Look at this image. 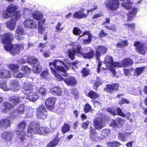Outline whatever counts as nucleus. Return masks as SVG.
<instances>
[{
  "instance_id": "1",
  "label": "nucleus",
  "mask_w": 147,
  "mask_h": 147,
  "mask_svg": "<svg viewBox=\"0 0 147 147\" xmlns=\"http://www.w3.org/2000/svg\"><path fill=\"white\" fill-rule=\"evenodd\" d=\"M1 37V43L5 45L3 46L4 49L13 56L18 54L20 53L21 50L24 49L23 44H17L13 45L11 43L13 38V33L6 32L3 34Z\"/></svg>"
},
{
  "instance_id": "2",
  "label": "nucleus",
  "mask_w": 147,
  "mask_h": 147,
  "mask_svg": "<svg viewBox=\"0 0 147 147\" xmlns=\"http://www.w3.org/2000/svg\"><path fill=\"white\" fill-rule=\"evenodd\" d=\"M24 93L28 96L27 98L30 101L34 102L37 100L38 98L36 93L33 92L32 86L26 84L22 88Z\"/></svg>"
},
{
  "instance_id": "3",
  "label": "nucleus",
  "mask_w": 147,
  "mask_h": 147,
  "mask_svg": "<svg viewBox=\"0 0 147 147\" xmlns=\"http://www.w3.org/2000/svg\"><path fill=\"white\" fill-rule=\"evenodd\" d=\"M21 17V14L19 11H17L13 12L11 15V18L9 21L6 23V25L9 29L13 30L16 26V22L18 20L20 19Z\"/></svg>"
},
{
  "instance_id": "4",
  "label": "nucleus",
  "mask_w": 147,
  "mask_h": 147,
  "mask_svg": "<svg viewBox=\"0 0 147 147\" xmlns=\"http://www.w3.org/2000/svg\"><path fill=\"white\" fill-rule=\"evenodd\" d=\"M76 49H70L67 51L68 57L71 61L75 59V56L76 54L81 55V53H80L81 52V50L82 49V46L78 43L76 45Z\"/></svg>"
},
{
  "instance_id": "5",
  "label": "nucleus",
  "mask_w": 147,
  "mask_h": 147,
  "mask_svg": "<svg viewBox=\"0 0 147 147\" xmlns=\"http://www.w3.org/2000/svg\"><path fill=\"white\" fill-rule=\"evenodd\" d=\"M36 110V116L38 119L44 120L47 117L48 113L44 105L39 106L37 108Z\"/></svg>"
},
{
  "instance_id": "6",
  "label": "nucleus",
  "mask_w": 147,
  "mask_h": 147,
  "mask_svg": "<svg viewBox=\"0 0 147 147\" xmlns=\"http://www.w3.org/2000/svg\"><path fill=\"white\" fill-rule=\"evenodd\" d=\"M25 106L21 104L11 112L10 115L13 118H15L19 116L24 114L25 112Z\"/></svg>"
},
{
  "instance_id": "7",
  "label": "nucleus",
  "mask_w": 147,
  "mask_h": 147,
  "mask_svg": "<svg viewBox=\"0 0 147 147\" xmlns=\"http://www.w3.org/2000/svg\"><path fill=\"white\" fill-rule=\"evenodd\" d=\"M134 45L137 52L141 55H145L147 51V46L145 44L140 41H136L134 42Z\"/></svg>"
},
{
  "instance_id": "8",
  "label": "nucleus",
  "mask_w": 147,
  "mask_h": 147,
  "mask_svg": "<svg viewBox=\"0 0 147 147\" xmlns=\"http://www.w3.org/2000/svg\"><path fill=\"white\" fill-rule=\"evenodd\" d=\"M95 57L97 60H99L102 55H105L107 51V48L104 46L99 45L95 49Z\"/></svg>"
},
{
  "instance_id": "9",
  "label": "nucleus",
  "mask_w": 147,
  "mask_h": 147,
  "mask_svg": "<svg viewBox=\"0 0 147 147\" xmlns=\"http://www.w3.org/2000/svg\"><path fill=\"white\" fill-rule=\"evenodd\" d=\"M13 137V134L9 131H4L1 135V139L3 140L4 142L6 144L9 142H11Z\"/></svg>"
},
{
  "instance_id": "10",
  "label": "nucleus",
  "mask_w": 147,
  "mask_h": 147,
  "mask_svg": "<svg viewBox=\"0 0 147 147\" xmlns=\"http://www.w3.org/2000/svg\"><path fill=\"white\" fill-rule=\"evenodd\" d=\"M104 121L101 117H97L94 119L93 125L94 128L96 129H101L104 126Z\"/></svg>"
},
{
  "instance_id": "11",
  "label": "nucleus",
  "mask_w": 147,
  "mask_h": 147,
  "mask_svg": "<svg viewBox=\"0 0 147 147\" xmlns=\"http://www.w3.org/2000/svg\"><path fill=\"white\" fill-rule=\"evenodd\" d=\"M105 91L107 92L112 94L114 91H117L119 90V86L117 83H112L111 84H107L106 88L104 89Z\"/></svg>"
},
{
  "instance_id": "12",
  "label": "nucleus",
  "mask_w": 147,
  "mask_h": 147,
  "mask_svg": "<svg viewBox=\"0 0 147 147\" xmlns=\"http://www.w3.org/2000/svg\"><path fill=\"white\" fill-rule=\"evenodd\" d=\"M89 49V51L86 53H84L82 51V49L81 50V55L83 56L84 59H92L95 56V53L94 50L91 47H88Z\"/></svg>"
},
{
  "instance_id": "13",
  "label": "nucleus",
  "mask_w": 147,
  "mask_h": 147,
  "mask_svg": "<svg viewBox=\"0 0 147 147\" xmlns=\"http://www.w3.org/2000/svg\"><path fill=\"white\" fill-rule=\"evenodd\" d=\"M56 100V98L54 97L48 98L46 100L45 104L48 109L50 110L53 109Z\"/></svg>"
},
{
  "instance_id": "14",
  "label": "nucleus",
  "mask_w": 147,
  "mask_h": 147,
  "mask_svg": "<svg viewBox=\"0 0 147 147\" xmlns=\"http://www.w3.org/2000/svg\"><path fill=\"white\" fill-rule=\"evenodd\" d=\"M24 26L28 29H35L37 28L36 23L32 19H27L24 22Z\"/></svg>"
},
{
  "instance_id": "15",
  "label": "nucleus",
  "mask_w": 147,
  "mask_h": 147,
  "mask_svg": "<svg viewBox=\"0 0 147 147\" xmlns=\"http://www.w3.org/2000/svg\"><path fill=\"white\" fill-rule=\"evenodd\" d=\"M9 100L14 107L18 104L22 102L21 98L17 95L10 96L9 98Z\"/></svg>"
},
{
  "instance_id": "16",
  "label": "nucleus",
  "mask_w": 147,
  "mask_h": 147,
  "mask_svg": "<svg viewBox=\"0 0 147 147\" xmlns=\"http://www.w3.org/2000/svg\"><path fill=\"white\" fill-rule=\"evenodd\" d=\"M64 82L67 86H74L77 84V80L74 77L70 76L64 80Z\"/></svg>"
},
{
  "instance_id": "17",
  "label": "nucleus",
  "mask_w": 147,
  "mask_h": 147,
  "mask_svg": "<svg viewBox=\"0 0 147 147\" xmlns=\"http://www.w3.org/2000/svg\"><path fill=\"white\" fill-rule=\"evenodd\" d=\"M11 122L7 118L2 119L0 120V128L4 130L10 126Z\"/></svg>"
},
{
  "instance_id": "18",
  "label": "nucleus",
  "mask_w": 147,
  "mask_h": 147,
  "mask_svg": "<svg viewBox=\"0 0 147 147\" xmlns=\"http://www.w3.org/2000/svg\"><path fill=\"white\" fill-rule=\"evenodd\" d=\"M87 35L88 36V38L86 39H84L82 40V42L84 45H87L90 43L92 42V34L89 31L86 30L84 32L83 34L80 36V37H81L84 35Z\"/></svg>"
},
{
  "instance_id": "19",
  "label": "nucleus",
  "mask_w": 147,
  "mask_h": 147,
  "mask_svg": "<svg viewBox=\"0 0 147 147\" xmlns=\"http://www.w3.org/2000/svg\"><path fill=\"white\" fill-rule=\"evenodd\" d=\"M36 122L32 121L30 123V126H29L28 128V136L29 137L32 136V134H36Z\"/></svg>"
},
{
  "instance_id": "20",
  "label": "nucleus",
  "mask_w": 147,
  "mask_h": 147,
  "mask_svg": "<svg viewBox=\"0 0 147 147\" xmlns=\"http://www.w3.org/2000/svg\"><path fill=\"white\" fill-rule=\"evenodd\" d=\"M27 126V123L25 121H22L18 124L16 132L17 135H21L24 132V130Z\"/></svg>"
},
{
  "instance_id": "21",
  "label": "nucleus",
  "mask_w": 147,
  "mask_h": 147,
  "mask_svg": "<svg viewBox=\"0 0 147 147\" xmlns=\"http://www.w3.org/2000/svg\"><path fill=\"white\" fill-rule=\"evenodd\" d=\"M123 121V119L122 118L117 117L115 119L112 120L111 124L112 126L119 128L122 127Z\"/></svg>"
},
{
  "instance_id": "22",
  "label": "nucleus",
  "mask_w": 147,
  "mask_h": 147,
  "mask_svg": "<svg viewBox=\"0 0 147 147\" xmlns=\"http://www.w3.org/2000/svg\"><path fill=\"white\" fill-rule=\"evenodd\" d=\"M84 10L83 9L81 11L80 10L79 11H76L73 15L74 18L77 19H81L87 17L88 15V13L87 12L85 14L84 13Z\"/></svg>"
},
{
  "instance_id": "23",
  "label": "nucleus",
  "mask_w": 147,
  "mask_h": 147,
  "mask_svg": "<svg viewBox=\"0 0 147 147\" xmlns=\"http://www.w3.org/2000/svg\"><path fill=\"white\" fill-rule=\"evenodd\" d=\"M86 95L92 100H96L100 97L98 93L92 90H90L87 94H86Z\"/></svg>"
},
{
  "instance_id": "24",
  "label": "nucleus",
  "mask_w": 147,
  "mask_h": 147,
  "mask_svg": "<svg viewBox=\"0 0 147 147\" xmlns=\"http://www.w3.org/2000/svg\"><path fill=\"white\" fill-rule=\"evenodd\" d=\"M121 67H127L129 65H131L133 64V62L132 59L127 58L123 59L121 62Z\"/></svg>"
},
{
  "instance_id": "25",
  "label": "nucleus",
  "mask_w": 147,
  "mask_h": 147,
  "mask_svg": "<svg viewBox=\"0 0 147 147\" xmlns=\"http://www.w3.org/2000/svg\"><path fill=\"white\" fill-rule=\"evenodd\" d=\"M3 106L4 108L2 111L4 113L8 111L13 109L14 107L11 103L7 102H4L3 103Z\"/></svg>"
},
{
  "instance_id": "26",
  "label": "nucleus",
  "mask_w": 147,
  "mask_h": 147,
  "mask_svg": "<svg viewBox=\"0 0 147 147\" xmlns=\"http://www.w3.org/2000/svg\"><path fill=\"white\" fill-rule=\"evenodd\" d=\"M133 3L130 0H126L121 3L122 6L126 9L129 10L132 6Z\"/></svg>"
},
{
  "instance_id": "27",
  "label": "nucleus",
  "mask_w": 147,
  "mask_h": 147,
  "mask_svg": "<svg viewBox=\"0 0 147 147\" xmlns=\"http://www.w3.org/2000/svg\"><path fill=\"white\" fill-rule=\"evenodd\" d=\"M10 71L7 70H0V78L2 79H7L11 77Z\"/></svg>"
},
{
  "instance_id": "28",
  "label": "nucleus",
  "mask_w": 147,
  "mask_h": 147,
  "mask_svg": "<svg viewBox=\"0 0 147 147\" xmlns=\"http://www.w3.org/2000/svg\"><path fill=\"white\" fill-rule=\"evenodd\" d=\"M51 93L55 96H60L62 93L61 88L58 86H55L51 90Z\"/></svg>"
},
{
  "instance_id": "29",
  "label": "nucleus",
  "mask_w": 147,
  "mask_h": 147,
  "mask_svg": "<svg viewBox=\"0 0 147 147\" xmlns=\"http://www.w3.org/2000/svg\"><path fill=\"white\" fill-rule=\"evenodd\" d=\"M33 18L36 20H42L43 17V14L40 13L37 10L35 11L32 13Z\"/></svg>"
},
{
  "instance_id": "30",
  "label": "nucleus",
  "mask_w": 147,
  "mask_h": 147,
  "mask_svg": "<svg viewBox=\"0 0 147 147\" xmlns=\"http://www.w3.org/2000/svg\"><path fill=\"white\" fill-rule=\"evenodd\" d=\"M45 22V19L38 22V32L40 34H42L45 31V29L43 27V25Z\"/></svg>"
},
{
  "instance_id": "31",
  "label": "nucleus",
  "mask_w": 147,
  "mask_h": 147,
  "mask_svg": "<svg viewBox=\"0 0 147 147\" xmlns=\"http://www.w3.org/2000/svg\"><path fill=\"white\" fill-rule=\"evenodd\" d=\"M50 69L52 74L55 76L57 80L59 81H63L65 79L59 74L54 69L51 67Z\"/></svg>"
},
{
  "instance_id": "32",
  "label": "nucleus",
  "mask_w": 147,
  "mask_h": 147,
  "mask_svg": "<svg viewBox=\"0 0 147 147\" xmlns=\"http://www.w3.org/2000/svg\"><path fill=\"white\" fill-rule=\"evenodd\" d=\"M145 69V66L136 68L134 72L133 76L137 77L140 75Z\"/></svg>"
},
{
  "instance_id": "33",
  "label": "nucleus",
  "mask_w": 147,
  "mask_h": 147,
  "mask_svg": "<svg viewBox=\"0 0 147 147\" xmlns=\"http://www.w3.org/2000/svg\"><path fill=\"white\" fill-rule=\"evenodd\" d=\"M17 6L12 4L9 5L6 8V10L9 14H11L13 12H16L17 11L16 10L18 9Z\"/></svg>"
},
{
  "instance_id": "34",
  "label": "nucleus",
  "mask_w": 147,
  "mask_h": 147,
  "mask_svg": "<svg viewBox=\"0 0 147 147\" xmlns=\"http://www.w3.org/2000/svg\"><path fill=\"white\" fill-rule=\"evenodd\" d=\"M57 137L58 138V136H57L55 138H56ZM59 138H54L47 144V147H54L56 146L59 142Z\"/></svg>"
},
{
  "instance_id": "35",
  "label": "nucleus",
  "mask_w": 147,
  "mask_h": 147,
  "mask_svg": "<svg viewBox=\"0 0 147 147\" xmlns=\"http://www.w3.org/2000/svg\"><path fill=\"white\" fill-rule=\"evenodd\" d=\"M13 90L14 91H17L20 88L19 82L17 80H14L12 81L11 83Z\"/></svg>"
},
{
  "instance_id": "36",
  "label": "nucleus",
  "mask_w": 147,
  "mask_h": 147,
  "mask_svg": "<svg viewBox=\"0 0 147 147\" xmlns=\"http://www.w3.org/2000/svg\"><path fill=\"white\" fill-rule=\"evenodd\" d=\"M27 63L30 65H34L38 62V59L32 56L28 57L26 59Z\"/></svg>"
},
{
  "instance_id": "37",
  "label": "nucleus",
  "mask_w": 147,
  "mask_h": 147,
  "mask_svg": "<svg viewBox=\"0 0 147 147\" xmlns=\"http://www.w3.org/2000/svg\"><path fill=\"white\" fill-rule=\"evenodd\" d=\"M113 60V59L111 56L107 55L105 58L104 61V63L107 67H110V65Z\"/></svg>"
},
{
  "instance_id": "38",
  "label": "nucleus",
  "mask_w": 147,
  "mask_h": 147,
  "mask_svg": "<svg viewBox=\"0 0 147 147\" xmlns=\"http://www.w3.org/2000/svg\"><path fill=\"white\" fill-rule=\"evenodd\" d=\"M121 145V144L120 142L115 141L109 142L107 143V147H119Z\"/></svg>"
},
{
  "instance_id": "39",
  "label": "nucleus",
  "mask_w": 147,
  "mask_h": 147,
  "mask_svg": "<svg viewBox=\"0 0 147 147\" xmlns=\"http://www.w3.org/2000/svg\"><path fill=\"white\" fill-rule=\"evenodd\" d=\"M9 69L15 73L16 72L18 71L19 66L16 64H11L8 65Z\"/></svg>"
},
{
  "instance_id": "40",
  "label": "nucleus",
  "mask_w": 147,
  "mask_h": 147,
  "mask_svg": "<svg viewBox=\"0 0 147 147\" xmlns=\"http://www.w3.org/2000/svg\"><path fill=\"white\" fill-rule=\"evenodd\" d=\"M81 73L83 77H87L90 74V69L87 67H84L81 71Z\"/></svg>"
},
{
  "instance_id": "41",
  "label": "nucleus",
  "mask_w": 147,
  "mask_h": 147,
  "mask_svg": "<svg viewBox=\"0 0 147 147\" xmlns=\"http://www.w3.org/2000/svg\"><path fill=\"white\" fill-rule=\"evenodd\" d=\"M128 43L127 40H122L120 42H118L115 45L117 47L119 48H124L127 47Z\"/></svg>"
},
{
  "instance_id": "42",
  "label": "nucleus",
  "mask_w": 147,
  "mask_h": 147,
  "mask_svg": "<svg viewBox=\"0 0 147 147\" xmlns=\"http://www.w3.org/2000/svg\"><path fill=\"white\" fill-rule=\"evenodd\" d=\"M70 129V126L69 124L65 123L62 127L61 131L62 133L64 134L69 131Z\"/></svg>"
},
{
  "instance_id": "43",
  "label": "nucleus",
  "mask_w": 147,
  "mask_h": 147,
  "mask_svg": "<svg viewBox=\"0 0 147 147\" xmlns=\"http://www.w3.org/2000/svg\"><path fill=\"white\" fill-rule=\"evenodd\" d=\"M96 129L94 128L92 126L90 127L89 131V136L90 139L93 140L96 134Z\"/></svg>"
},
{
  "instance_id": "44",
  "label": "nucleus",
  "mask_w": 147,
  "mask_h": 147,
  "mask_svg": "<svg viewBox=\"0 0 147 147\" xmlns=\"http://www.w3.org/2000/svg\"><path fill=\"white\" fill-rule=\"evenodd\" d=\"M36 134L38 133L40 134H43V127H41L38 122H36Z\"/></svg>"
},
{
  "instance_id": "45",
  "label": "nucleus",
  "mask_w": 147,
  "mask_h": 147,
  "mask_svg": "<svg viewBox=\"0 0 147 147\" xmlns=\"http://www.w3.org/2000/svg\"><path fill=\"white\" fill-rule=\"evenodd\" d=\"M130 134V133H125L124 134H123L122 133H119L118 134V138L119 140H120L124 142L126 140L125 138V135H128Z\"/></svg>"
},
{
  "instance_id": "46",
  "label": "nucleus",
  "mask_w": 147,
  "mask_h": 147,
  "mask_svg": "<svg viewBox=\"0 0 147 147\" xmlns=\"http://www.w3.org/2000/svg\"><path fill=\"white\" fill-rule=\"evenodd\" d=\"M102 84V82L100 78L99 77H97L96 78V80L94 83L93 87L94 89L96 90H97L98 87Z\"/></svg>"
},
{
  "instance_id": "47",
  "label": "nucleus",
  "mask_w": 147,
  "mask_h": 147,
  "mask_svg": "<svg viewBox=\"0 0 147 147\" xmlns=\"http://www.w3.org/2000/svg\"><path fill=\"white\" fill-rule=\"evenodd\" d=\"M7 81L5 80L0 81V88L4 90L8 91L9 89L7 85Z\"/></svg>"
},
{
  "instance_id": "48",
  "label": "nucleus",
  "mask_w": 147,
  "mask_h": 147,
  "mask_svg": "<svg viewBox=\"0 0 147 147\" xmlns=\"http://www.w3.org/2000/svg\"><path fill=\"white\" fill-rule=\"evenodd\" d=\"M56 69L58 71L64 73V74L63 75L65 77L68 76V74L67 73L66 70L64 67L58 65Z\"/></svg>"
},
{
  "instance_id": "49",
  "label": "nucleus",
  "mask_w": 147,
  "mask_h": 147,
  "mask_svg": "<svg viewBox=\"0 0 147 147\" xmlns=\"http://www.w3.org/2000/svg\"><path fill=\"white\" fill-rule=\"evenodd\" d=\"M91 110V107L88 103H86L84 106V111L85 113L90 112Z\"/></svg>"
},
{
  "instance_id": "50",
  "label": "nucleus",
  "mask_w": 147,
  "mask_h": 147,
  "mask_svg": "<svg viewBox=\"0 0 147 147\" xmlns=\"http://www.w3.org/2000/svg\"><path fill=\"white\" fill-rule=\"evenodd\" d=\"M72 32L74 35L78 36L81 34L82 31L78 27H75L73 28Z\"/></svg>"
},
{
  "instance_id": "51",
  "label": "nucleus",
  "mask_w": 147,
  "mask_h": 147,
  "mask_svg": "<svg viewBox=\"0 0 147 147\" xmlns=\"http://www.w3.org/2000/svg\"><path fill=\"white\" fill-rule=\"evenodd\" d=\"M48 71L47 70L43 71L40 74L41 77L42 79H47L49 78Z\"/></svg>"
},
{
  "instance_id": "52",
  "label": "nucleus",
  "mask_w": 147,
  "mask_h": 147,
  "mask_svg": "<svg viewBox=\"0 0 147 147\" xmlns=\"http://www.w3.org/2000/svg\"><path fill=\"white\" fill-rule=\"evenodd\" d=\"M100 133L103 137H105L110 134V131L109 129H106L102 130Z\"/></svg>"
},
{
  "instance_id": "53",
  "label": "nucleus",
  "mask_w": 147,
  "mask_h": 147,
  "mask_svg": "<svg viewBox=\"0 0 147 147\" xmlns=\"http://www.w3.org/2000/svg\"><path fill=\"white\" fill-rule=\"evenodd\" d=\"M106 111L110 114L113 116H115L117 115L116 111L114 108L109 107L108 108Z\"/></svg>"
},
{
  "instance_id": "54",
  "label": "nucleus",
  "mask_w": 147,
  "mask_h": 147,
  "mask_svg": "<svg viewBox=\"0 0 147 147\" xmlns=\"http://www.w3.org/2000/svg\"><path fill=\"white\" fill-rule=\"evenodd\" d=\"M116 111L117 115L124 118L125 117V115L122 112L121 109L120 107H117L116 109Z\"/></svg>"
},
{
  "instance_id": "55",
  "label": "nucleus",
  "mask_w": 147,
  "mask_h": 147,
  "mask_svg": "<svg viewBox=\"0 0 147 147\" xmlns=\"http://www.w3.org/2000/svg\"><path fill=\"white\" fill-rule=\"evenodd\" d=\"M138 12L137 8L136 7H134L130 11H129L128 13L129 15H131L134 17L135 16Z\"/></svg>"
},
{
  "instance_id": "56",
  "label": "nucleus",
  "mask_w": 147,
  "mask_h": 147,
  "mask_svg": "<svg viewBox=\"0 0 147 147\" xmlns=\"http://www.w3.org/2000/svg\"><path fill=\"white\" fill-rule=\"evenodd\" d=\"M121 67V62H115L113 60V61L111 63V65H110V67Z\"/></svg>"
},
{
  "instance_id": "57",
  "label": "nucleus",
  "mask_w": 147,
  "mask_h": 147,
  "mask_svg": "<svg viewBox=\"0 0 147 147\" xmlns=\"http://www.w3.org/2000/svg\"><path fill=\"white\" fill-rule=\"evenodd\" d=\"M42 69V67L40 65H38L36 66H34L33 71L35 73H40Z\"/></svg>"
},
{
  "instance_id": "58",
  "label": "nucleus",
  "mask_w": 147,
  "mask_h": 147,
  "mask_svg": "<svg viewBox=\"0 0 147 147\" xmlns=\"http://www.w3.org/2000/svg\"><path fill=\"white\" fill-rule=\"evenodd\" d=\"M60 62L61 63H63V61L60 60H58L57 59H55L54 60L53 62H50L49 63V65L50 66V67H51V66L53 65L54 67L56 69L57 67V63L58 62Z\"/></svg>"
},
{
  "instance_id": "59",
  "label": "nucleus",
  "mask_w": 147,
  "mask_h": 147,
  "mask_svg": "<svg viewBox=\"0 0 147 147\" xmlns=\"http://www.w3.org/2000/svg\"><path fill=\"white\" fill-rule=\"evenodd\" d=\"M16 32L18 34L24 35L25 33L23 28L20 26L18 27L16 31Z\"/></svg>"
},
{
  "instance_id": "60",
  "label": "nucleus",
  "mask_w": 147,
  "mask_h": 147,
  "mask_svg": "<svg viewBox=\"0 0 147 147\" xmlns=\"http://www.w3.org/2000/svg\"><path fill=\"white\" fill-rule=\"evenodd\" d=\"M130 103V102L129 100L127 99L124 98H122L121 100L119 101L118 104L121 105L125 104H129Z\"/></svg>"
},
{
  "instance_id": "61",
  "label": "nucleus",
  "mask_w": 147,
  "mask_h": 147,
  "mask_svg": "<svg viewBox=\"0 0 147 147\" xmlns=\"http://www.w3.org/2000/svg\"><path fill=\"white\" fill-rule=\"evenodd\" d=\"M124 26L127 28V29H134L135 28L136 24L135 23L131 24L126 23L124 24Z\"/></svg>"
},
{
  "instance_id": "62",
  "label": "nucleus",
  "mask_w": 147,
  "mask_h": 147,
  "mask_svg": "<svg viewBox=\"0 0 147 147\" xmlns=\"http://www.w3.org/2000/svg\"><path fill=\"white\" fill-rule=\"evenodd\" d=\"M39 93L42 96H45L46 93V91L45 88L41 87L38 90Z\"/></svg>"
},
{
  "instance_id": "63",
  "label": "nucleus",
  "mask_w": 147,
  "mask_h": 147,
  "mask_svg": "<svg viewBox=\"0 0 147 147\" xmlns=\"http://www.w3.org/2000/svg\"><path fill=\"white\" fill-rule=\"evenodd\" d=\"M21 70L25 74L29 73L30 71V68L26 66H22L21 68Z\"/></svg>"
},
{
  "instance_id": "64",
  "label": "nucleus",
  "mask_w": 147,
  "mask_h": 147,
  "mask_svg": "<svg viewBox=\"0 0 147 147\" xmlns=\"http://www.w3.org/2000/svg\"><path fill=\"white\" fill-rule=\"evenodd\" d=\"M16 72L15 73H13V75L14 77L20 78L23 76L24 74L21 73L20 72Z\"/></svg>"
}]
</instances>
